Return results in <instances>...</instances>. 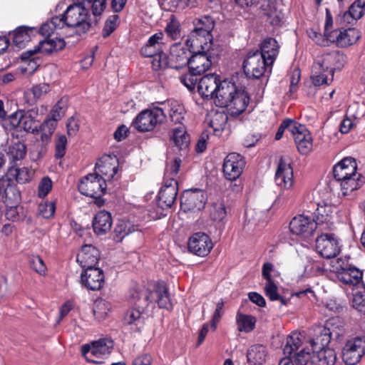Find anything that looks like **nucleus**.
<instances>
[{"label":"nucleus","instance_id":"dca6fc26","mask_svg":"<svg viewBox=\"0 0 365 365\" xmlns=\"http://www.w3.org/2000/svg\"><path fill=\"white\" fill-rule=\"evenodd\" d=\"M317 228L314 219L304 215L295 216L289 223L290 232L303 240H308Z\"/></svg>","mask_w":365,"mask_h":365},{"label":"nucleus","instance_id":"6ab92c4d","mask_svg":"<svg viewBox=\"0 0 365 365\" xmlns=\"http://www.w3.org/2000/svg\"><path fill=\"white\" fill-rule=\"evenodd\" d=\"M212 247L213 244L210 236L202 232L192 235L187 243L189 252L199 257L207 256Z\"/></svg>","mask_w":365,"mask_h":365},{"label":"nucleus","instance_id":"e2e57ef3","mask_svg":"<svg viewBox=\"0 0 365 365\" xmlns=\"http://www.w3.org/2000/svg\"><path fill=\"white\" fill-rule=\"evenodd\" d=\"M56 140L55 143V158L60 159L63 158L66 154L67 139L66 135L56 134Z\"/></svg>","mask_w":365,"mask_h":365},{"label":"nucleus","instance_id":"c03bdc74","mask_svg":"<svg viewBox=\"0 0 365 365\" xmlns=\"http://www.w3.org/2000/svg\"><path fill=\"white\" fill-rule=\"evenodd\" d=\"M236 323L238 331L241 332H250L255 329L256 319L251 315L244 314L237 312L236 315Z\"/></svg>","mask_w":365,"mask_h":365},{"label":"nucleus","instance_id":"58836bf2","mask_svg":"<svg viewBox=\"0 0 365 365\" xmlns=\"http://www.w3.org/2000/svg\"><path fill=\"white\" fill-rule=\"evenodd\" d=\"M230 208L222 199L217 200L211 205L210 217L215 222H223L226 218Z\"/></svg>","mask_w":365,"mask_h":365},{"label":"nucleus","instance_id":"de8ad7c7","mask_svg":"<svg viewBox=\"0 0 365 365\" xmlns=\"http://www.w3.org/2000/svg\"><path fill=\"white\" fill-rule=\"evenodd\" d=\"M145 307H137L129 309L123 318V324L125 325H134L137 327L142 324V314Z\"/></svg>","mask_w":365,"mask_h":365},{"label":"nucleus","instance_id":"f03ea898","mask_svg":"<svg viewBox=\"0 0 365 365\" xmlns=\"http://www.w3.org/2000/svg\"><path fill=\"white\" fill-rule=\"evenodd\" d=\"M193 29L188 35L186 43H192L195 47L211 46L212 44V31L215 21L211 16H204L193 20Z\"/></svg>","mask_w":365,"mask_h":365},{"label":"nucleus","instance_id":"b1692460","mask_svg":"<svg viewBox=\"0 0 365 365\" xmlns=\"http://www.w3.org/2000/svg\"><path fill=\"white\" fill-rule=\"evenodd\" d=\"M303 338L304 336L300 333H292L287 338L283 348L285 356L280 359L278 365H294L291 356L302 345Z\"/></svg>","mask_w":365,"mask_h":365},{"label":"nucleus","instance_id":"2f4dec72","mask_svg":"<svg viewBox=\"0 0 365 365\" xmlns=\"http://www.w3.org/2000/svg\"><path fill=\"white\" fill-rule=\"evenodd\" d=\"M268 356V350L262 344L250 346L247 351V362L250 365H262Z\"/></svg>","mask_w":365,"mask_h":365},{"label":"nucleus","instance_id":"c9c22d12","mask_svg":"<svg viewBox=\"0 0 365 365\" xmlns=\"http://www.w3.org/2000/svg\"><path fill=\"white\" fill-rule=\"evenodd\" d=\"M66 46V42L63 38H46L39 42L36 46V50L44 54H51L53 52L61 51Z\"/></svg>","mask_w":365,"mask_h":365},{"label":"nucleus","instance_id":"864d4df0","mask_svg":"<svg viewBox=\"0 0 365 365\" xmlns=\"http://www.w3.org/2000/svg\"><path fill=\"white\" fill-rule=\"evenodd\" d=\"M10 177L15 178L16 181L20 184H24L30 181L31 172L26 168H11L9 170Z\"/></svg>","mask_w":365,"mask_h":365},{"label":"nucleus","instance_id":"69168bd1","mask_svg":"<svg viewBox=\"0 0 365 365\" xmlns=\"http://www.w3.org/2000/svg\"><path fill=\"white\" fill-rule=\"evenodd\" d=\"M185 109L180 105H175L170 109V118L175 123L182 125V121L184 119Z\"/></svg>","mask_w":365,"mask_h":365},{"label":"nucleus","instance_id":"8fccbe9b","mask_svg":"<svg viewBox=\"0 0 365 365\" xmlns=\"http://www.w3.org/2000/svg\"><path fill=\"white\" fill-rule=\"evenodd\" d=\"M30 31H31V29L26 26L17 28L12 33L13 43L19 48L24 47L26 42H28L30 39L29 34Z\"/></svg>","mask_w":365,"mask_h":365},{"label":"nucleus","instance_id":"9b49d317","mask_svg":"<svg viewBox=\"0 0 365 365\" xmlns=\"http://www.w3.org/2000/svg\"><path fill=\"white\" fill-rule=\"evenodd\" d=\"M365 354V336L348 340L342 349V358L347 365H356Z\"/></svg>","mask_w":365,"mask_h":365},{"label":"nucleus","instance_id":"6e6d98bb","mask_svg":"<svg viewBox=\"0 0 365 365\" xmlns=\"http://www.w3.org/2000/svg\"><path fill=\"white\" fill-rule=\"evenodd\" d=\"M117 167L113 166L110 163L101 162V163H96L94 173H98L102 177L112 178L117 173Z\"/></svg>","mask_w":365,"mask_h":365},{"label":"nucleus","instance_id":"49530a36","mask_svg":"<svg viewBox=\"0 0 365 365\" xmlns=\"http://www.w3.org/2000/svg\"><path fill=\"white\" fill-rule=\"evenodd\" d=\"M21 110H19L6 117L1 121L4 129L6 131H12L21 125L22 120Z\"/></svg>","mask_w":365,"mask_h":365},{"label":"nucleus","instance_id":"a18cd8bd","mask_svg":"<svg viewBox=\"0 0 365 365\" xmlns=\"http://www.w3.org/2000/svg\"><path fill=\"white\" fill-rule=\"evenodd\" d=\"M110 309L111 307L108 302L103 299H98L94 302L93 312L98 321H103L108 317Z\"/></svg>","mask_w":365,"mask_h":365},{"label":"nucleus","instance_id":"f257e3e1","mask_svg":"<svg viewBox=\"0 0 365 365\" xmlns=\"http://www.w3.org/2000/svg\"><path fill=\"white\" fill-rule=\"evenodd\" d=\"M128 297L136 307L153 308L156 304L160 309H168L172 307L167 284L161 280L148 282L146 288L133 282Z\"/></svg>","mask_w":365,"mask_h":365},{"label":"nucleus","instance_id":"5701e85b","mask_svg":"<svg viewBox=\"0 0 365 365\" xmlns=\"http://www.w3.org/2000/svg\"><path fill=\"white\" fill-rule=\"evenodd\" d=\"M220 81V76L215 73L204 76L197 84L199 94L205 98H213Z\"/></svg>","mask_w":365,"mask_h":365},{"label":"nucleus","instance_id":"7c9ffc66","mask_svg":"<svg viewBox=\"0 0 365 365\" xmlns=\"http://www.w3.org/2000/svg\"><path fill=\"white\" fill-rule=\"evenodd\" d=\"M255 51L268 60V63L273 64L279 53V45L274 38H267L260 44L259 50L257 49Z\"/></svg>","mask_w":365,"mask_h":365},{"label":"nucleus","instance_id":"ea45409f","mask_svg":"<svg viewBox=\"0 0 365 365\" xmlns=\"http://www.w3.org/2000/svg\"><path fill=\"white\" fill-rule=\"evenodd\" d=\"M57 124L54 120L46 119L39 126H37V134L40 133V140L43 145L48 144L56 128Z\"/></svg>","mask_w":365,"mask_h":365},{"label":"nucleus","instance_id":"774afa93","mask_svg":"<svg viewBox=\"0 0 365 365\" xmlns=\"http://www.w3.org/2000/svg\"><path fill=\"white\" fill-rule=\"evenodd\" d=\"M118 19V15L110 16L106 21L104 27L102 31V36L104 38L108 37L116 29L117 20Z\"/></svg>","mask_w":365,"mask_h":365},{"label":"nucleus","instance_id":"4c0bfd02","mask_svg":"<svg viewBox=\"0 0 365 365\" xmlns=\"http://www.w3.org/2000/svg\"><path fill=\"white\" fill-rule=\"evenodd\" d=\"M262 15L266 17V21L272 26L279 24L283 14L278 9L277 4H264L261 6Z\"/></svg>","mask_w":365,"mask_h":365},{"label":"nucleus","instance_id":"ddd939ff","mask_svg":"<svg viewBox=\"0 0 365 365\" xmlns=\"http://www.w3.org/2000/svg\"><path fill=\"white\" fill-rule=\"evenodd\" d=\"M318 339L310 341L312 350V365H343L334 349L319 345Z\"/></svg>","mask_w":365,"mask_h":365},{"label":"nucleus","instance_id":"1a4fd4ad","mask_svg":"<svg viewBox=\"0 0 365 365\" xmlns=\"http://www.w3.org/2000/svg\"><path fill=\"white\" fill-rule=\"evenodd\" d=\"M272 65L260 53L252 50L243 61V70L248 78L259 79L263 76L267 68Z\"/></svg>","mask_w":365,"mask_h":365},{"label":"nucleus","instance_id":"7ed1b4c3","mask_svg":"<svg viewBox=\"0 0 365 365\" xmlns=\"http://www.w3.org/2000/svg\"><path fill=\"white\" fill-rule=\"evenodd\" d=\"M78 188L82 195L94 198L97 205H103L101 196L106 192V182L104 178L98 173H90L82 178Z\"/></svg>","mask_w":365,"mask_h":365},{"label":"nucleus","instance_id":"aec40b11","mask_svg":"<svg viewBox=\"0 0 365 365\" xmlns=\"http://www.w3.org/2000/svg\"><path fill=\"white\" fill-rule=\"evenodd\" d=\"M274 181L277 186L286 190L292 188L294 185L293 168L283 157L279 160Z\"/></svg>","mask_w":365,"mask_h":365},{"label":"nucleus","instance_id":"a211bd4d","mask_svg":"<svg viewBox=\"0 0 365 365\" xmlns=\"http://www.w3.org/2000/svg\"><path fill=\"white\" fill-rule=\"evenodd\" d=\"M178 181L170 178L164 180V185L158 195V205L163 210L170 208L174 204L178 195Z\"/></svg>","mask_w":365,"mask_h":365},{"label":"nucleus","instance_id":"412c9836","mask_svg":"<svg viewBox=\"0 0 365 365\" xmlns=\"http://www.w3.org/2000/svg\"><path fill=\"white\" fill-rule=\"evenodd\" d=\"M250 103V96L242 88H238L236 93L230 98V102H228L227 106L225 108H227L230 115H239L242 113Z\"/></svg>","mask_w":365,"mask_h":365},{"label":"nucleus","instance_id":"423d86ee","mask_svg":"<svg viewBox=\"0 0 365 365\" xmlns=\"http://www.w3.org/2000/svg\"><path fill=\"white\" fill-rule=\"evenodd\" d=\"M113 347V341L110 339L104 338L83 345L81 352L88 361L94 364H101V359L107 358L110 355Z\"/></svg>","mask_w":365,"mask_h":365},{"label":"nucleus","instance_id":"4d7b16f0","mask_svg":"<svg viewBox=\"0 0 365 365\" xmlns=\"http://www.w3.org/2000/svg\"><path fill=\"white\" fill-rule=\"evenodd\" d=\"M294 354V360L296 365H312V348H303L300 351Z\"/></svg>","mask_w":365,"mask_h":365},{"label":"nucleus","instance_id":"bb28decb","mask_svg":"<svg viewBox=\"0 0 365 365\" xmlns=\"http://www.w3.org/2000/svg\"><path fill=\"white\" fill-rule=\"evenodd\" d=\"M334 33V40L332 43H336L339 47L344 48L352 45L359 39V32L354 28H349L347 29H336L331 31Z\"/></svg>","mask_w":365,"mask_h":365},{"label":"nucleus","instance_id":"c85d7f7f","mask_svg":"<svg viewBox=\"0 0 365 365\" xmlns=\"http://www.w3.org/2000/svg\"><path fill=\"white\" fill-rule=\"evenodd\" d=\"M92 226L97 235H106L110 230L112 218L110 212L103 210L98 212L93 217Z\"/></svg>","mask_w":365,"mask_h":365},{"label":"nucleus","instance_id":"0e129e2a","mask_svg":"<svg viewBox=\"0 0 365 365\" xmlns=\"http://www.w3.org/2000/svg\"><path fill=\"white\" fill-rule=\"evenodd\" d=\"M197 76H199L194 72L189 71L187 73H185L180 77V81L190 91L195 90L196 83L197 81Z\"/></svg>","mask_w":365,"mask_h":365},{"label":"nucleus","instance_id":"a19ab883","mask_svg":"<svg viewBox=\"0 0 365 365\" xmlns=\"http://www.w3.org/2000/svg\"><path fill=\"white\" fill-rule=\"evenodd\" d=\"M11 136L15 137L14 133H11ZM16 138L17 140L9 145L7 151L9 157L14 161L24 159L27 150L26 145L18 140L17 135Z\"/></svg>","mask_w":365,"mask_h":365},{"label":"nucleus","instance_id":"79ce46f5","mask_svg":"<svg viewBox=\"0 0 365 365\" xmlns=\"http://www.w3.org/2000/svg\"><path fill=\"white\" fill-rule=\"evenodd\" d=\"M333 213V208L331 205H318L314 212V221L317 227L326 224L328 225L331 222V215Z\"/></svg>","mask_w":365,"mask_h":365},{"label":"nucleus","instance_id":"cd10ccee","mask_svg":"<svg viewBox=\"0 0 365 365\" xmlns=\"http://www.w3.org/2000/svg\"><path fill=\"white\" fill-rule=\"evenodd\" d=\"M325 59L322 61L316 62L312 66L313 75L312 76V83L315 86H319L323 84H328V76L325 74L328 72L331 76V81H333L334 70L332 68L325 66Z\"/></svg>","mask_w":365,"mask_h":365},{"label":"nucleus","instance_id":"20e7f679","mask_svg":"<svg viewBox=\"0 0 365 365\" xmlns=\"http://www.w3.org/2000/svg\"><path fill=\"white\" fill-rule=\"evenodd\" d=\"M192 49L189 46H184L181 43H174L170 47V56L165 53L155 63L160 69L170 67L176 70L188 66Z\"/></svg>","mask_w":365,"mask_h":365},{"label":"nucleus","instance_id":"4be33fe9","mask_svg":"<svg viewBox=\"0 0 365 365\" xmlns=\"http://www.w3.org/2000/svg\"><path fill=\"white\" fill-rule=\"evenodd\" d=\"M238 87L232 82L223 80L218 82V88L213 98L217 106L225 108L230 102V98L236 93Z\"/></svg>","mask_w":365,"mask_h":365},{"label":"nucleus","instance_id":"0eeeda50","mask_svg":"<svg viewBox=\"0 0 365 365\" xmlns=\"http://www.w3.org/2000/svg\"><path fill=\"white\" fill-rule=\"evenodd\" d=\"M165 118L163 110L159 107H155L141 111L132 123L138 131L148 132L153 130L157 125L163 123Z\"/></svg>","mask_w":365,"mask_h":365},{"label":"nucleus","instance_id":"3c124183","mask_svg":"<svg viewBox=\"0 0 365 365\" xmlns=\"http://www.w3.org/2000/svg\"><path fill=\"white\" fill-rule=\"evenodd\" d=\"M352 306L359 312L365 309V284L363 283L359 287L353 289Z\"/></svg>","mask_w":365,"mask_h":365},{"label":"nucleus","instance_id":"4468645a","mask_svg":"<svg viewBox=\"0 0 365 365\" xmlns=\"http://www.w3.org/2000/svg\"><path fill=\"white\" fill-rule=\"evenodd\" d=\"M316 250L324 258H334L341 251L339 239L333 233L321 234L316 239Z\"/></svg>","mask_w":365,"mask_h":365},{"label":"nucleus","instance_id":"72a5a7b5","mask_svg":"<svg viewBox=\"0 0 365 365\" xmlns=\"http://www.w3.org/2000/svg\"><path fill=\"white\" fill-rule=\"evenodd\" d=\"M336 181L340 182L343 195H348L364 184L365 178L361 174H359L354 176L346 177L341 180H336Z\"/></svg>","mask_w":365,"mask_h":365},{"label":"nucleus","instance_id":"39448f33","mask_svg":"<svg viewBox=\"0 0 365 365\" xmlns=\"http://www.w3.org/2000/svg\"><path fill=\"white\" fill-rule=\"evenodd\" d=\"M66 26L76 28L78 34H85L91 28L88 10L78 4L70 5L65 11Z\"/></svg>","mask_w":365,"mask_h":365},{"label":"nucleus","instance_id":"f3484780","mask_svg":"<svg viewBox=\"0 0 365 365\" xmlns=\"http://www.w3.org/2000/svg\"><path fill=\"white\" fill-rule=\"evenodd\" d=\"M245 166L244 158L239 153H232L225 158L222 171L226 179L232 181L241 175Z\"/></svg>","mask_w":365,"mask_h":365},{"label":"nucleus","instance_id":"a878e982","mask_svg":"<svg viewBox=\"0 0 365 365\" xmlns=\"http://www.w3.org/2000/svg\"><path fill=\"white\" fill-rule=\"evenodd\" d=\"M357 165L354 158L346 157L342 159L333 168L334 179L341 180L346 177L359 175L356 172Z\"/></svg>","mask_w":365,"mask_h":365},{"label":"nucleus","instance_id":"2eb2a0df","mask_svg":"<svg viewBox=\"0 0 365 365\" xmlns=\"http://www.w3.org/2000/svg\"><path fill=\"white\" fill-rule=\"evenodd\" d=\"M206 201L205 192L197 188L185 190L180 196V206L185 211H200Z\"/></svg>","mask_w":365,"mask_h":365},{"label":"nucleus","instance_id":"13d9d810","mask_svg":"<svg viewBox=\"0 0 365 365\" xmlns=\"http://www.w3.org/2000/svg\"><path fill=\"white\" fill-rule=\"evenodd\" d=\"M266 279L264 290L266 295L271 301L283 300L278 294L277 287L272 281L271 275H264Z\"/></svg>","mask_w":365,"mask_h":365},{"label":"nucleus","instance_id":"393cba45","mask_svg":"<svg viewBox=\"0 0 365 365\" xmlns=\"http://www.w3.org/2000/svg\"><path fill=\"white\" fill-rule=\"evenodd\" d=\"M293 135L298 151L302 155L308 154L312 149V137L307 128L300 123L297 125Z\"/></svg>","mask_w":365,"mask_h":365},{"label":"nucleus","instance_id":"bf43d9fd","mask_svg":"<svg viewBox=\"0 0 365 365\" xmlns=\"http://www.w3.org/2000/svg\"><path fill=\"white\" fill-rule=\"evenodd\" d=\"M298 124H299V123H297L292 119H289V118H287L284 120H283L282 122V123L280 124V125L277 130V132L275 135V140H280L282 138L285 130H287L293 135L295 130L297 129V125H298Z\"/></svg>","mask_w":365,"mask_h":365},{"label":"nucleus","instance_id":"6e6552de","mask_svg":"<svg viewBox=\"0 0 365 365\" xmlns=\"http://www.w3.org/2000/svg\"><path fill=\"white\" fill-rule=\"evenodd\" d=\"M187 46L192 49V55H190L188 63L189 71L198 74L199 76L207 71L211 66L212 55L210 51L211 46H198L195 47L192 43H186Z\"/></svg>","mask_w":365,"mask_h":365},{"label":"nucleus","instance_id":"c756f323","mask_svg":"<svg viewBox=\"0 0 365 365\" xmlns=\"http://www.w3.org/2000/svg\"><path fill=\"white\" fill-rule=\"evenodd\" d=\"M365 11V0H356L349 8V10L343 14L342 16H338L336 21H346L351 24L352 21L361 19Z\"/></svg>","mask_w":365,"mask_h":365},{"label":"nucleus","instance_id":"603ef678","mask_svg":"<svg viewBox=\"0 0 365 365\" xmlns=\"http://www.w3.org/2000/svg\"><path fill=\"white\" fill-rule=\"evenodd\" d=\"M309 37L317 45L321 46H328L329 43H332L334 37V33L331 31L329 34H324L322 35L320 33H317L313 29H310L307 31Z\"/></svg>","mask_w":365,"mask_h":365},{"label":"nucleus","instance_id":"37998d69","mask_svg":"<svg viewBox=\"0 0 365 365\" xmlns=\"http://www.w3.org/2000/svg\"><path fill=\"white\" fill-rule=\"evenodd\" d=\"M172 139L175 145L180 150H185L190 144V136L184 125H179L173 129Z\"/></svg>","mask_w":365,"mask_h":365},{"label":"nucleus","instance_id":"e433bc0d","mask_svg":"<svg viewBox=\"0 0 365 365\" xmlns=\"http://www.w3.org/2000/svg\"><path fill=\"white\" fill-rule=\"evenodd\" d=\"M138 230V225H135L130 221L120 220L114 228L113 240L120 242L129 234Z\"/></svg>","mask_w":365,"mask_h":365},{"label":"nucleus","instance_id":"680f3d73","mask_svg":"<svg viewBox=\"0 0 365 365\" xmlns=\"http://www.w3.org/2000/svg\"><path fill=\"white\" fill-rule=\"evenodd\" d=\"M166 34L173 40L178 39L181 36L180 23L176 20L174 16H172L170 22L167 24L165 29Z\"/></svg>","mask_w":365,"mask_h":365},{"label":"nucleus","instance_id":"338daca9","mask_svg":"<svg viewBox=\"0 0 365 365\" xmlns=\"http://www.w3.org/2000/svg\"><path fill=\"white\" fill-rule=\"evenodd\" d=\"M52 181L48 176L43 177L38 186V196L39 197H45L52 188Z\"/></svg>","mask_w":365,"mask_h":365},{"label":"nucleus","instance_id":"5fc2aeb1","mask_svg":"<svg viewBox=\"0 0 365 365\" xmlns=\"http://www.w3.org/2000/svg\"><path fill=\"white\" fill-rule=\"evenodd\" d=\"M334 278H337L344 285L349 287L356 288L359 287L362 282L363 275H331Z\"/></svg>","mask_w":365,"mask_h":365},{"label":"nucleus","instance_id":"f8f14e48","mask_svg":"<svg viewBox=\"0 0 365 365\" xmlns=\"http://www.w3.org/2000/svg\"><path fill=\"white\" fill-rule=\"evenodd\" d=\"M100 258L99 250L92 245H84L76 256V261L82 267V273L86 274L88 271L98 270V274H103V271L96 267Z\"/></svg>","mask_w":365,"mask_h":365},{"label":"nucleus","instance_id":"f704fd0d","mask_svg":"<svg viewBox=\"0 0 365 365\" xmlns=\"http://www.w3.org/2000/svg\"><path fill=\"white\" fill-rule=\"evenodd\" d=\"M23 115L21 120V128L27 133L37 134L38 109L37 108H31L26 112L21 110Z\"/></svg>","mask_w":365,"mask_h":365},{"label":"nucleus","instance_id":"052dcab7","mask_svg":"<svg viewBox=\"0 0 365 365\" xmlns=\"http://www.w3.org/2000/svg\"><path fill=\"white\" fill-rule=\"evenodd\" d=\"M66 110V103L63 100L58 101L53 107L51 110L49 118L47 119L49 120H54L56 123L64 116Z\"/></svg>","mask_w":365,"mask_h":365},{"label":"nucleus","instance_id":"09e8293b","mask_svg":"<svg viewBox=\"0 0 365 365\" xmlns=\"http://www.w3.org/2000/svg\"><path fill=\"white\" fill-rule=\"evenodd\" d=\"M103 283V275H81V284L88 289L98 290Z\"/></svg>","mask_w":365,"mask_h":365},{"label":"nucleus","instance_id":"9d476101","mask_svg":"<svg viewBox=\"0 0 365 365\" xmlns=\"http://www.w3.org/2000/svg\"><path fill=\"white\" fill-rule=\"evenodd\" d=\"M163 37L164 34L162 32L155 33L149 38L147 43L140 48V54L143 56L153 58L152 66L155 70L160 69L155 65V62L165 55L164 52L165 43L163 41Z\"/></svg>","mask_w":365,"mask_h":365},{"label":"nucleus","instance_id":"473e14b6","mask_svg":"<svg viewBox=\"0 0 365 365\" xmlns=\"http://www.w3.org/2000/svg\"><path fill=\"white\" fill-rule=\"evenodd\" d=\"M210 125L215 135L221 136L225 130L228 116L224 110H212L210 114Z\"/></svg>","mask_w":365,"mask_h":365}]
</instances>
